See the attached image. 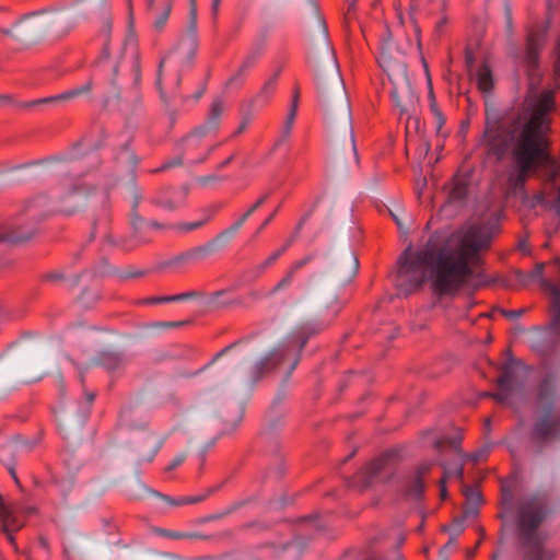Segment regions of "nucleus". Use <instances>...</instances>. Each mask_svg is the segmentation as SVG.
<instances>
[{"label": "nucleus", "mask_w": 560, "mask_h": 560, "mask_svg": "<svg viewBox=\"0 0 560 560\" xmlns=\"http://www.w3.org/2000/svg\"><path fill=\"white\" fill-rule=\"evenodd\" d=\"M206 89H207L206 83L200 85V88L198 89L197 93L194 96L196 101L199 100L205 94Z\"/></svg>", "instance_id": "nucleus-63"}, {"label": "nucleus", "mask_w": 560, "mask_h": 560, "mask_svg": "<svg viewBox=\"0 0 560 560\" xmlns=\"http://www.w3.org/2000/svg\"><path fill=\"white\" fill-rule=\"evenodd\" d=\"M359 270L358 258L350 253L338 265V270L332 277V292H330V272L327 258H322L320 272H319V291L322 299L320 322H317V327L320 325L326 327L336 317L341 310V302L337 296V291L352 281Z\"/></svg>", "instance_id": "nucleus-4"}, {"label": "nucleus", "mask_w": 560, "mask_h": 560, "mask_svg": "<svg viewBox=\"0 0 560 560\" xmlns=\"http://www.w3.org/2000/svg\"><path fill=\"white\" fill-rule=\"evenodd\" d=\"M172 8V0H162V2L156 4L155 10H148V12L153 16V28L156 32H162L164 30Z\"/></svg>", "instance_id": "nucleus-27"}, {"label": "nucleus", "mask_w": 560, "mask_h": 560, "mask_svg": "<svg viewBox=\"0 0 560 560\" xmlns=\"http://www.w3.org/2000/svg\"><path fill=\"white\" fill-rule=\"evenodd\" d=\"M433 462L421 463L415 476L408 481L405 495L411 499H419L424 490L423 476L431 469Z\"/></svg>", "instance_id": "nucleus-22"}, {"label": "nucleus", "mask_w": 560, "mask_h": 560, "mask_svg": "<svg viewBox=\"0 0 560 560\" xmlns=\"http://www.w3.org/2000/svg\"><path fill=\"white\" fill-rule=\"evenodd\" d=\"M521 395V388L515 385L514 376L510 369L505 368L501 377L499 378V390L494 398L501 402L514 406L516 398Z\"/></svg>", "instance_id": "nucleus-17"}, {"label": "nucleus", "mask_w": 560, "mask_h": 560, "mask_svg": "<svg viewBox=\"0 0 560 560\" xmlns=\"http://www.w3.org/2000/svg\"><path fill=\"white\" fill-rule=\"evenodd\" d=\"M38 542L43 549L48 550L49 545H48V539L46 537L39 536Z\"/></svg>", "instance_id": "nucleus-64"}, {"label": "nucleus", "mask_w": 560, "mask_h": 560, "mask_svg": "<svg viewBox=\"0 0 560 560\" xmlns=\"http://www.w3.org/2000/svg\"><path fill=\"white\" fill-rule=\"evenodd\" d=\"M306 338L296 341H290L287 343H281L272 351H270L266 357L259 360L254 369H253V378L254 381L260 380L264 375L275 371L279 365H281L288 358H293L292 363L290 364L289 373H291L295 366L298 365L299 358L295 355L296 349L300 350L305 346Z\"/></svg>", "instance_id": "nucleus-10"}, {"label": "nucleus", "mask_w": 560, "mask_h": 560, "mask_svg": "<svg viewBox=\"0 0 560 560\" xmlns=\"http://www.w3.org/2000/svg\"><path fill=\"white\" fill-rule=\"evenodd\" d=\"M214 240L191 247L185 252H182L164 262V267L174 271H182L187 267L203 261L214 249Z\"/></svg>", "instance_id": "nucleus-13"}, {"label": "nucleus", "mask_w": 560, "mask_h": 560, "mask_svg": "<svg viewBox=\"0 0 560 560\" xmlns=\"http://www.w3.org/2000/svg\"><path fill=\"white\" fill-rule=\"evenodd\" d=\"M155 495L160 497L166 503L172 506H178L184 504H195L207 498L208 494L205 495H192V497H182L178 499H173L168 495L160 494L159 492H153Z\"/></svg>", "instance_id": "nucleus-36"}, {"label": "nucleus", "mask_w": 560, "mask_h": 560, "mask_svg": "<svg viewBox=\"0 0 560 560\" xmlns=\"http://www.w3.org/2000/svg\"><path fill=\"white\" fill-rule=\"evenodd\" d=\"M545 264H538L534 277L539 278L541 288L551 296L550 323L539 337V342L546 346L560 345V284L552 283L542 277Z\"/></svg>", "instance_id": "nucleus-9"}, {"label": "nucleus", "mask_w": 560, "mask_h": 560, "mask_svg": "<svg viewBox=\"0 0 560 560\" xmlns=\"http://www.w3.org/2000/svg\"><path fill=\"white\" fill-rule=\"evenodd\" d=\"M187 196V191L185 188L179 189H167L161 191L154 199L153 203L165 209V210H175L178 208L185 200Z\"/></svg>", "instance_id": "nucleus-21"}, {"label": "nucleus", "mask_w": 560, "mask_h": 560, "mask_svg": "<svg viewBox=\"0 0 560 560\" xmlns=\"http://www.w3.org/2000/svg\"><path fill=\"white\" fill-rule=\"evenodd\" d=\"M5 467H7L8 471L10 472L11 477L13 478L14 482L16 483V486L21 487L20 480L16 476L14 463L5 464Z\"/></svg>", "instance_id": "nucleus-53"}, {"label": "nucleus", "mask_w": 560, "mask_h": 560, "mask_svg": "<svg viewBox=\"0 0 560 560\" xmlns=\"http://www.w3.org/2000/svg\"><path fill=\"white\" fill-rule=\"evenodd\" d=\"M132 69L135 72V84H139L140 79H141V68H140V61H139L138 56L135 57Z\"/></svg>", "instance_id": "nucleus-50"}, {"label": "nucleus", "mask_w": 560, "mask_h": 560, "mask_svg": "<svg viewBox=\"0 0 560 560\" xmlns=\"http://www.w3.org/2000/svg\"><path fill=\"white\" fill-rule=\"evenodd\" d=\"M549 513L547 502L541 497L525 499L518 509V525H539Z\"/></svg>", "instance_id": "nucleus-15"}, {"label": "nucleus", "mask_w": 560, "mask_h": 560, "mask_svg": "<svg viewBox=\"0 0 560 560\" xmlns=\"http://www.w3.org/2000/svg\"><path fill=\"white\" fill-rule=\"evenodd\" d=\"M280 74V70H278L260 89V91L255 96V102H262L266 104L271 95L273 94L278 81V77Z\"/></svg>", "instance_id": "nucleus-33"}, {"label": "nucleus", "mask_w": 560, "mask_h": 560, "mask_svg": "<svg viewBox=\"0 0 560 560\" xmlns=\"http://www.w3.org/2000/svg\"><path fill=\"white\" fill-rule=\"evenodd\" d=\"M43 200V198H36L26 206L24 215L31 220L26 225L16 224L14 228H9L3 224L0 225V243H18L30 240L37 231V217L39 215L38 208Z\"/></svg>", "instance_id": "nucleus-11"}, {"label": "nucleus", "mask_w": 560, "mask_h": 560, "mask_svg": "<svg viewBox=\"0 0 560 560\" xmlns=\"http://www.w3.org/2000/svg\"><path fill=\"white\" fill-rule=\"evenodd\" d=\"M268 265H265V260L256 266H254L253 268H250L249 270H247L245 273H244V279L248 282H253L255 280H257L267 269H268Z\"/></svg>", "instance_id": "nucleus-37"}, {"label": "nucleus", "mask_w": 560, "mask_h": 560, "mask_svg": "<svg viewBox=\"0 0 560 560\" xmlns=\"http://www.w3.org/2000/svg\"><path fill=\"white\" fill-rule=\"evenodd\" d=\"M350 140H351V148H352L354 163L358 164L359 163V155H358V152H357V148H355V143H354V136H353L352 131L350 132Z\"/></svg>", "instance_id": "nucleus-54"}, {"label": "nucleus", "mask_w": 560, "mask_h": 560, "mask_svg": "<svg viewBox=\"0 0 560 560\" xmlns=\"http://www.w3.org/2000/svg\"><path fill=\"white\" fill-rule=\"evenodd\" d=\"M465 499L466 504L463 509L460 521L462 522H472L477 518L479 513V505L481 503V494L471 488L465 489Z\"/></svg>", "instance_id": "nucleus-23"}, {"label": "nucleus", "mask_w": 560, "mask_h": 560, "mask_svg": "<svg viewBox=\"0 0 560 560\" xmlns=\"http://www.w3.org/2000/svg\"><path fill=\"white\" fill-rule=\"evenodd\" d=\"M164 59H162L159 63L158 74H156V88L160 92V95L164 102H166V93L162 86V72H163Z\"/></svg>", "instance_id": "nucleus-45"}, {"label": "nucleus", "mask_w": 560, "mask_h": 560, "mask_svg": "<svg viewBox=\"0 0 560 560\" xmlns=\"http://www.w3.org/2000/svg\"><path fill=\"white\" fill-rule=\"evenodd\" d=\"M137 245L136 242L133 241H130V242H124V243H120L119 246L125 249V250H130L132 249L135 246Z\"/></svg>", "instance_id": "nucleus-61"}, {"label": "nucleus", "mask_w": 560, "mask_h": 560, "mask_svg": "<svg viewBox=\"0 0 560 560\" xmlns=\"http://www.w3.org/2000/svg\"><path fill=\"white\" fill-rule=\"evenodd\" d=\"M98 364L108 372H115L125 366L126 359L121 353L105 351L100 354Z\"/></svg>", "instance_id": "nucleus-30"}, {"label": "nucleus", "mask_w": 560, "mask_h": 560, "mask_svg": "<svg viewBox=\"0 0 560 560\" xmlns=\"http://www.w3.org/2000/svg\"><path fill=\"white\" fill-rule=\"evenodd\" d=\"M501 313L508 318L515 319V318H518L520 316H522L525 313V310L524 308H520V310H515V311L502 310Z\"/></svg>", "instance_id": "nucleus-52"}, {"label": "nucleus", "mask_w": 560, "mask_h": 560, "mask_svg": "<svg viewBox=\"0 0 560 560\" xmlns=\"http://www.w3.org/2000/svg\"><path fill=\"white\" fill-rule=\"evenodd\" d=\"M45 278L50 281H58V280L62 279V275L59 272H50V273L46 275Z\"/></svg>", "instance_id": "nucleus-59"}, {"label": "nucleus", "mask_w": 560, "mask_h": 560, "mask_svg": "<svg viewBox=\"0 0 560 560\" xmlns=\"http://www.w3.org/2000/svg\"><path fill=\"white\" fill-rule=\"evenodd\" d=\"M553 108L552 92L529 91L518 113L501 121L487 119L480 145L488 156L501 159L511 153L516 174L514 185L523 184L536 161L546 155L549 114Z\"/></svg>", "instance_id": "nucleus-2"}, {"label": "nucleus", "mask_w": 560, "mask_h": 560, "mask_svg": "<svg viewBox=\"0 0 560 560\" xmlns=\"http://www.w3.org/2000/svg\"><path fill=\"white\" fill-rule=\"evenodd\" d=\"M491 237L487 226L468 225L445 238L433 235L416 250L409 246L398 260L395 283L399 294L409 295L427 278L440 294L478 288L483 281L478 253L490 245Z\"/></svg>", "instance_id": "nucleus-1"}, {"label": "nucleus", "mask_w": 560, "mask_h": 560, "mask_svg": "<svg viewBox=\"0 0 560 560\" xmlns=\"http://www.w3.org/2000/svg\"><path fill=\"white\" fill-rule=\"evenodd\" d=\"M340 100L343 112L349 116L346 102V88L340 73L338 59L332 47L325 20L317 14V98L325 103L328 91Z\"/></svg>", "instance_id": "nucleus-3"}, {"label": "nucleus", "mask_w": 560, "mask_h": 560, "mask_svg": "<svg viewBox=\"0 0 560 560\" xmlns=\"http://www.w3.org/2000/svg\"><path fill=\"white\" fill-rule=\"evenodd\" d=\"M378 62L392 83V97L395 105L406 115L409 121L418 124V119L411 116L417 103V96L409 81L407 66L402 54L393 55L389 47H383Z\"/></svg>", "instance_id": "nucleus-6"}, {"label": "nucleus", "mask_w": 560, "mask_h": 560, "mask_svg": "<svg viewBox=\"0 0 560 560\" xmlns=\"http://www.w3.org/2000/svg\"><path fill=\"white\" fill-rule=\"evenodd\" d=\"M269 198V194H266L261 196L253 206H250L245 213H243L230 228L224 230L219 234L218 237L224 236V235H231L236 233L242 225L245 223V221L258 209L260 208Z\"/></svg>", "instance_id": "nucleus-31"}, {"label": "nucleus", "mask_w": 560, "mask_h": 560, "mask_svg": "<svg viewBox=\"0 0 560 560\" xmlns=\"http://www.w3.org/2000/svg\"><path fill=\"white\" fill-rule=\"evenodd\" d=\"M430 96H431V109L434 114V117H435V122H436V129L438 131L441 130L442 126H443V116H442V113L439 110V108L436 107L435 103H434V97H433V94H432V90L430 91Z\"/></svg>", "instance_id": "nucleus-43"}, {"label": "nucleus", "mask_w": 560, "mask_h": 560, "mask_svg": "<svg viewBox=\"0 0 560 560\" xmlns=\"http://www.w3.org/2000/svg\"><path fill=\"white\" fill-rule=\"evenodd\" d=\"M463 435L460 432H457L453 436L447 435H435L433 431H429L425 433V442H431L432 446L439 451L442 452L445 447H448L453 454L455 455L456 459L454 463H441V466L444 469V477L442 479V487H441V495L442 498H445L446 495V489L444 486V482L448 478H458L462 479L463 477V467L467 459L471 462H479L483 459L487 454L490 451L489 446H485L474 453L466 454L462 451L459 447V444L462 442Z\"/></svg>", "instance_id": "nucleus-7"}, {"label": "nucleus", "mask_w": 560, "mask_h": 560, "mask_svg": "<svg viewBox=\"0 0 560 560\" xmlns=\"http://www.w3.org/2000/svg\"><path fill=\"white\" fill-rule=\"evenodd\" d=\"M22 527H0L1 533L7 538V540L13 546L14 550L18 551V546L15 542V533H18Z\"/></svg>", "instance_id": "nucleus-40"}, {"label": "nucleus", "mask_w": 560, "mask_h": 560, "mask_svg": "<svg viewBox=\"0 0 560 560\" xmlns=\"http://www.w3.org/2000/svg\"><path fill=\"white\" fill-rule=\"evenodd\" d=\"M141 200H142V195L136 190L133 192L132 211H131V224L136 231L138 230V221H141L140 217L137 213V208Z\"/></svg>", "instance_id": "nucleus-39"}, {"label": "nucleus", "mask_w": 560, "mask_h": 560, "mask_svg": "<svg viewBox=\"0 0 560 560\" xmlns=\"http://www.w3.org/2000/svg\"><path fill=\"white\" fill-rule=\"evenodd\" d=\"M236 509V505L231 508V509H226L222 512H219V513H212V514H209L207 516H205L202 518V522H206V523H209V522H218V521H221L225 515L230 514L232 511H234Z\"/></svg>", "instance_id": "nucleus-44"}, {"label": "nucleus", "mask_w": 560, "mask_h": 560, "mask_svg": "<svg viewBox=\"0 0 560 560\" xmlns=\"http://www.w3.org/2000/svg\"><path fill=\"white\" fill-rule=\"evenodd\" d=\"M544 43V34L540 32H530L527 36V46L525 54V63L529 69L534 68L538 61V52Z\"/></svg>", "instance_id": "nucleus-25"}, {"label": "nucleus", "mask_w": 560, "mask_h": 560, "mask_svg": "<svg viewBox=\"0 0 560 560\" xmlns=\"http://www.w3.org/2000/svg\"><path fill=\"white\" fill-rule=\"evenodd\" d=\"M188 33L191 44V57H194L197 49V8L195 0H191V7L189 11Z\"/></svg>", "instance_id": "nucleus-34"}, {"label": "nucleus", "mask_w": 560, "mask_h": 560, "mask_svg": "<svg viewBox=\"0 0 560 560\" xmlns=\"http://www.w3.org/2000/svg\"><path fill=\"white\" fill-rule=\"evenodd\" d=\"M250 124H252V116L250 115L243 116L238 128L233 133V137H236V136H240L241 133H243L249 127Z\"/></svg>", "instance_id": "nucleus-48"}, {"label": "nucleus", "mask_w": 560, "mask_h": 560, "mask_svg": "<svg viewBox=\"0 0 560 560\" xmlns=\"http://www.w3.org/2000/svg\"><path fill=\"white\" fill-rule=\"evenodd\" d=\"M143 275H144V271L135 270L132 268H127V269L120 270L118 272V278L120 280H129V279L140 278Z\"/></svg>", "instance_id": "nucleus-42"}, {"label": "nucleus", "mask_w": 560, "mask_h": 560, "mask_svg": "<svg viewBox=\"0 0 560 560\" xmlns=\"http://www.w3.org/2000/svg\"><path fill=\"white\" fill-rule=\"evenodd\" d=\"M277 210H275L259 226L257 233H260L275 218Z\"/></svg>", "instance_id": "nucleus-55"}, {"label": "nucleus", "mask_w": 560, "mask_h": 560, "mask_svg": "<svg viewBox=\"0 0 560 560\" xmlns=\"http://www.w3.org/2000/svg\"><path fill=\"white\" fill-rule=\"evenodd\" d=\"M173 295H163V296H151L144 300L147 304H159V303H168L174 302Z\"/></svg>", "instance_id": "nucleus-49"}, {"label": "nucleus", "mask_w": 560, "mask_h": 560, "mask_svg": "<svg viewBox=\"0 0 560 560\" xmlns=\"http://www.w3.org/2000/svg\"><path fill=\"white\" fill-rule=\"evenodd\" d=\"M516 536L525 560L551 559V553L545 548V535L540 527H516Z\"/></svg>", "instance_id": "nucleus-12"}, {"label": "nucleus", "mask_w": 560, "mask_h": 560, "mask_svg": "<svg viewBox=\"0 0 560 560\" xmlns=\"http://www.w3.org/2000/svg\"><path fill=\"white\" fill-rule=\"evenodd\" d=\"M185 460V457L183 455L176 456L165 468L166 471H172L178 466H180Z\"/></svg>", "instance_id": "nucleus-51"}, {"label": "nucleus", "mask_w": 560, "mask_h": 560, "mask_svg": "<svg viewBox=\"0 0 560 560\" xmlns=\"http://www.w3.org/2000/svg\"><path fill=\"white\" fill-rule=\"evenodd\" d=\"M299 101H300V90H299V88H295L285 120L281 128V131L278 135V137L276 138V140L271 147V153L275 152L276 150H278L282 144H284L290 139L291 132L293 129V125H294V120H295L296 114H298Z\"/></svg>", "instance_id": "nucleus-18"}, {"label": "nucleus", "mask_w": 560, "mask_h": 560, "mask_svg": "<svg viewBox=\"0 0 560 560\" xmlns=\"http://www.w3.org/2000/svg\"><path fill=\"white\" fill-rule=\"evenodd\" d=\"M162 2V0H147V10H155L156 4Z\"/></svg>", "instance_id": "nucleus-62"}, {"label": "nucleus", "mask_w": 560, "mask_h": 560, "mask_svg": "<svg viewBox=\"0 0 560 560\" xmlns=\"http://www.w3.org/2000/svg\"><path fill=\"white\" fill-rule=\"evenodd\" d=\"M235 345H236V343H231L230 346H228V347L223 348L221 351H219V352L214 355V358H213L212 362H214V361H215V360H218L220 357H222V355H224L225 353H228V352H229V351H230V350H231Z\"/></svg>", "instance_id": "nucleus-56"}, {"label": "nucleus", "mask_w": 560, "mask_h": 560, "mask_svg": "<svg viewBox=\"0 0 560 560\" xmlns=\"http://www.w3.org/2000/svg\"><path fill=\"white\" fill-rule=\"evenodd\" d=\"M180 81H182V77L177 72L173 75L172 79L168 80L170 93L172 95H176L178 93Z\"/></svg>", "instance_id": "nucleus-47"}, {"label": "nucleus", "mask_w": 560, "mask_h": 560, "mask_svg": "<svg viewBox=\"0 0 560 560\" xmlns=\"http://www.w3.org/2000/svg\"><path fill=\"white\" fill-rule=\"evenodd\" d=\"M536 420L532 439L536 443H548L560 436V407L557 402L553 377L541 381L535 396Z\"/></svg>", "instance_id": "nucleus-5"}, {"label": "nucleus", "mask_w": 560, "mask_h": 560, "mask_svg": "<svg viewBox=\"0 0 560 560\" xmlns=\"http://www.w3.org/2000/svg\"><path fill=\"white\" fill-rule=\"evenodd\" d=\"M294 237H295V234L292 235L285 243L284 245L277 249L276 252H273L266 260H265V265H268V267H271L284 253L285 250L292 245L293 241H294Z\"/></svg>", "instance_id": "nucleus-38"}, {"label": "nucleus", "mask_w": 560, "mask_h": 560, "mask_svg": "<svg viewBox=\"0 0 560 560\" xmlns=\"http://www.w3.org/2000/svg\"><path fill=\"white\" fill-rule=\"evenodd\" d=\"M476 81L479 90L482 92H489L492 89V74L486 62L477 69Z\"/></svg>", "instance_id": "nucleus-32"}, {"label": "nucleus", "mask_w": 560, "mask_h": 560, "mask_svg": "<svg viewBox=\"0 0 560 560\" xmlns=\"http://www.w3.org/2000/svg\"><path fill=\"white\" fill-rule=\"evenodd\" d=\"M202 295H203V293L200 292V291H187V292H184V293H179V294L173 295L172 300H174V302H178V301L200 298Z\"/></svg>", "instance_id": "nucleus-46"}, {"label": "nucleus", "mask_w": 560, "mask_h": 560, "mask_svg": "<svg viewBox=\"0 0 560 560\" xmlns=\"http://www.w3.org/2000/svg\"><path fill=\"white\" fill-rule=\"evenodd\" d=\"M217 179H222V177H218V176H215V175L205 176V177H201L199 182H200L202 185H207V184H209L210 182H212V180H217Z\"/></svg>", "instance_id": "nucleus-58"}, {"label": "nucleus", "mask_w": 560, "mask_h": 560, "mask_svg": "<svg viewBox=\"0 0 560 560\" xmlns=\"http://www.w3.org/2000/svg\"><path fill=\"white\" fill-rule=\"evenodd\" d=\"M206 132L202 128H197L191 133L184 137L176 147L177 154L172 160L166 161L160 170H167L179 165H194L205 162L217 145L206 144L203 137Z\"/></svg>", "instance_id": "nucleus-8"}, {"label": "nucleus", "mask_w": 560, "mask_h": 560, "mask_svg": "<svg viewBox=\"0 0 560 560\" xmlns=\"http://www.w3.org/2000/svg\"><path fill=\"white\" fill-rule=\"evenodd\" d=\"M266 34H262L254 42L237 72L228 80L226 86H232L234 83H237L238 85L243 84V77L245 72L253 68L262 55L266 47Z\"/></svg>", "instance_id": "nucleus-16"}, {"label": "nucleus", "mask_w": 560, "mask_h": 560, "mask_svg": "<svg viewBox=\"0 0 560 560\" xmlns=\"http://www.w3.org/2000/svg\"><path fill=\"white\" fill-rule=\"evenodd\" d=\"M210 218H211V215H208L203 220H199V221H195V222H190V223H184V224L178 225L177 229L183 232H190V231L201 228L203 224H206L210 220Z\"/></svg>", "instance_id": "nucleus-41"}, {"label": "nucleus", "mask_w": 560, "mask_h": 560, "mask_svg": "<svg viewBox=\"0 0 560 560\" xmlns=\"http://www.w3.org/2000/svg\"><path fill=\"white\" fill-rule=\"evenodd\" d=\"M112 30V20L109 16L105 18L103 28H102V36L104 37V44L102 48V52L97 59V63H101L103 60H107L109 58V35Z\"/></svg>", "instance_id": "nucleus-35"}, {"label": "nucleus", "mask_w": 560, "mask_h": 560, "mask_svg": "<svg viewBox=\"0 0 560 560\" xmlns=\"http://www.w3.org/2000/svg\"><path fill=\"white\" fill-rule=\"evenodd\" d=\"M236 156V153H233L231 154L226 160H224L223 162H221L218 166L219 170L221 168H224L225 166H228Z\"/></svg>", "instance_id": "nucleus-60"}, {"label": "nucleus", "mask_w": 560, "mask_h": 560, "mask_svg": "<svg viewBox=\"0 0 560 560\" xmlns=\"http://www.w3.org/2000/svg\"><path fill=\"white\" fill-rule=\"evenodd\" d=\"M448 203L462 205L467 196V180L463 177H455L448 185Z\"/></svg>", "instance_id": "nucleus-28"}, {"label": "nucleus", "mask_w": 560, "mask_h": 560, "mask_svg": "<svg viewBox=\"0 0 560 560\" xmlns=\"http://www.w3.org/2000/svg\"><path fill=\"white\" fill-rule=\"evenodd\" d=\"M390 455L385 454L378 458L372 460L366 467H364L359 474L358 479L362 483L363 488L369 487L376 478H378L383 471L387 469Z\"/></svg>", "instance_id": "nucleus-19"}, {"label": "nucleus", "mask_w": 560, "mask_h": 560, "mask_svg": "<svg viewBox=\"0 0 560 560\" xmlns=\"http://www.w3.org/2000/svg\"><path fill=\"white\" fill-rule=\"evenodd\" d=\"M153 532L155 535L172 539V540H183V539H211L212 536L208 534H202L196 530H178L172 529L168 527H153Z\"/></svg>", "instance_id": "nucleus-24"}, {"label": "nucleus", "mask_w": 560, "mask_h": 560, "mask_svg": "<svg viewBox=\"0 0 560 560\" xmlns=\"http://www.w3.org/2000/svg\"><path fill=\"white\" fill-rule=\"evenodd\" d=\"M165 439V436H160L154 432H147L139 436L132 448L137 465L152 463L163 447Z\"/></svg>", "instance_id": "nucleus-14"}, {"label": "nucleus", "mask_w": 560, "mask_h": 560, "mask_svg": "<svg viewBox=\"0 0 560 560\" xmlns=\"http://www.w3.org/2000/svg\"><path fill=\"white\" fill-rule=\"evenodd\" d=\"M311 260H312V257L306 256V257L295 261L294 264H292L291 268L285 273V276L268 293H266V296H271V295L276 294L277 292L282 291V290L287 289L288 287H290L294 280L298 271L302 267L310 264Z\"/></svg>", "instance_id": "nucleus-26"}, {"label": "nucleus", "mask_w": 560, "mask_h": 560, "mask_svg": "<svg viewBox=\"0 0 560 560\" xmlns=\"http://www.w3.org/2000/svg\"><path fill=\"white\" fill-rule=\"evenodd\" d=\"M390 214H392L394 221L396 222L397 226L400 230H402L405 226H404V223H402V221L400 220V218L398 215V212L390 210Z\"/></svg>", "instance_id": "nucleus-57"}, {"label": "nucleus", "mask_w": 560, "mask_h": 560, "mask_svg": "<svg viewBox=\"0 0 560 560\" xmlns=\"http://www.w3.org/2000/svg\"><path fill=\"white\" fill-rule=\"evenodd\" d=\"M92 89H93V80L89 79L84 84H82L80 86H77L74 89H71L69 91L62 92V93L54 95V96H49V97H45V98H39V100L33 101V102L28 103V106L38 105V104H48V103L70 101V100L75 98L78 96H81V95L90 93L92 91Z\"/></svg>", "instance_id": "nucleus-20"}, {"label": "nucleus", "mask_w": 560, "mask_h": 560, "mask_svg": "<svg viewBox=\"0 0 560 560\" xmlns=\"http://www.w3.org/2000/svg\"><path fill=\"white\" fill-rule=\"evenodd\" d=\"M223 110H224L223 101L221 98H215L210 106L208 118H207L205 125L200 127V128H202L203 132L207 133L209 131L218 130Z\"/></svg>", "instance_id": "nucleus-29"}]
</instances>
